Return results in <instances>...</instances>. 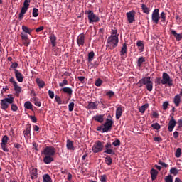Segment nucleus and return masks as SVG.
<instances>
[{"mask_svg":"<svg viewBox=\"0 0 182 182\" xmlns=\"http://www.w3.org/2000/svg\"><path fill=\"white\" fill-rule=\"evenodd\" d=\"M15 98L12 97V95H9L8 97H6L1 100V109L2 110L6 111V109L9 107V105H11V110L13 112H16L18 110V106L14 104Z\"/></svg>","mask_w":182,"mask_h":182,"instance_id":"f257e3e1","label":"nucleus"},{"mask_svg":"<svg viewBox=\"0 0 182 182\" xmlns=\"http://www.w3.org/2000/svg\"><path fill=\"white\" fill-rule=\"evenodd\" d=\"M138 85H139V87L141 86H146L148 92H151L153 90V81H151V77H145L139 80Z\"/></svg>","mask_w":182,"mask_h":182,"instance_id":"f03ea898","label":"nucleus"},{"mask_svg":"<svg viewBox=\"0 0 182 182\" xmlns=\"http://www.w3.org/2000/svg\"><path fill=\"white\" fill-rule=\"evenodd\" d=\"M85 15H87L88 21L90 23H93L99 22L100 18L97 16V15L95 14L93 11L92 10H87L85 11Z\"/></svg>","mask_w":182,"mask_h":182,"instance_id":"7ed1b4c3","label":"nucleus"},{"mask_svg":"<svg viewBox=\"0 0 182 182\" xmlns=\"http://www.w3.org/2000/svg\"><path fill=\"white\" fill-rule=\"evenodd\" d=\"M119 44V37L117 36H110L107 42V48L109 46H113V48H116Z\"/></svg>","mask_w":182,"mask_h":182,"instance_id":"20e7f679","label":"nucleus"},{"mask_svg":"<svg viewBox=\"0 0 182 182\" xmlns=\"http://www.w3.org/2000/svg\"><path fill=\"white\" fill-rule=\"evenodd\" d=\"M103 149H105V146L103 145V142L100 141H97L95 142L94 145L92 147V150L93 153H100V151H103Z\"/></svg>","mask_w":182,"mask_h":182,"instance_id":"39448f33","label":"nucleus"},{"mask_svg":"<svg viewBox=\"0 0 182 182\" xmlns=\"http://www.w3.org/2000/svg\"><path fill=\"white\" fill-rule=\"evenodd\" d=\"M113 120L107 118L105 123L102 125V133H107V132H110L112 130V127L113 126Z\"/></svg>","mask_w":182,"mask_h":182,"instance_id":"423d86ee","label":"nucleus"},{"mask_svg":"<svg viewBox=\"0 0 182 182\" xmlns=\"http://www.w3.org/2000/svg\"><path fill=\"white\" fill-rule=\"evenodd\" d=\"M56 154V149L53 146H46L44 150L42 151V154L44 156H55Z\"/></svg>","mask_w":182,"mask_h":182,"instance_id":"0eeeda50","label":"nucleus"},{"mask_svg":"<svg viewBox=\"0 0 182 182\" xmlns=\"http://www.w3.org/2000/svg\"><path fill=\"white\" fill-rule=\"evenodd\" d=\"M163 85H168V86H173V80L170 78V75L167 73H163L162 74Z\"/></svg>","mask_w":182,"mask_h":182,"instance_id":"6e6552de","label":"nucleus"},{"mask_svg":"<svg viewBox=\"0 0 182 182\" xmlns=\"http://www.w3.org/2000/svg\"><path fill=\"white\" fill-rule=\"evenodd\" d=\"M159 12H160V10L159 9H155L151 15L152 22L156 23V25L159 24V19H160V14Z\"/></svg>","mask_w":182,"mask_h":182,"instance_id":"1a4fd4ad","label":"nucleus"},{"mask_svg":"<svg viewBox=\"0 0 182 182\" xmlns=\"http://www.w3.org/2000/svg\"><path fill=\"white\" fill-rule=\"evenodd\" d=\"M104 153L106 154H112L114 155L116 153L114 152V150H113L112 146V143L107 142L105 146H104Z\"/></svg>","mask_w":182,"mask_h":182,"instance_id":"9d476101","label":"nucleus"},{"mask_svg":"<svg viewBox=\"0 0 182 182\" xmlns=\"http://www.w3.org/2000/svg\"><path fill=\"white\" fill-rule=\"evenodd\" d=\"M171 120L168 124V129L169 132H173L174 127H176V124H177V122L174 119V114H171Z\"/></svg>","mask_w":182,"mask_h":182,"instance_id":"9b49d317","label":"nucleus"},{"mask_svg":"<svg viewBox=\"0 0 182 182\" xmlns=\"http://www.w3.org/2000/svg\"><path fill=\"white\" fill-rule=\"evenodd\" d=\"M126 15H127V18L129 23H133V22L136 21L134 18V16H136V11H129L126 14Z\"/></svg>","mask_w":182,"mask_h":182,"instance_id":"f8f14e48","label":"nucleus"},{"mask_svg":"<svg viewBox=\"0 0 182 182\" xmlns=\"http://www.w3.org/2000/svg\"><path fill=\"white\" fill-rule=\"evenodd\" d=\"M85 36L84 33L80 34L77 38V43L78 46H85Z\"/></svg>","mask_w":182,"mask_h":182,"instance_id":"ddd939ff","label":"nucleus"},{"mask_svg":"<svg viewBox=\"0 0 182 182\" xmlns=\"http://www.w3.org/2000/svg\"><path fill=\"white\" fill-rule=\"evenodd\" d=\"M97 106H99V101H95V102H89L87 109H88V110H96V109H97Z\"/></svg>","mask_w":182,"mask_h":182,"instance_id":"4468645a","label":"nucleus"},{"mask_svg":"<svg viewBox=\"0 0 182 182\" xmlns=\"http://www.w3.org/2000/svg\"><path fill=\"white\" fill-rule=\"evenodd\" d=\"M14 75L16 80L22 83L23 82V75L19 72V70L14 69Z\"/></svg>","mask_w":182,"mask_h":182,"instance_id":"2eb2a0df","label":"nucleus"},{"mask_svg":"<svg viewBox=\"0 0 182 182\" xmlns=\"http://www.w3.org/2000/svg\"><path fill=\"white\" fill-rule=\"evenodd\" d=\"M30 175L31 180H36V178H38V169L36 168H31L30 169Z\"/></svg>","mask_w":182,"mask_h":182,"instance_id":"dca6fc26","label":"nucleus"},{"mask_svg":"<svg viewBox=\"0 0 182 182\" xmlns=\"http://www.w3.org/2000/svg\"><path fill=\"white\" fill-rule=\"evenodd\" d=\"M28 6H23L21 8V12L18 15V19L20 21H22L23 19V16L25 15L26 12H28Z\"/></svg>","mask_w":182,"mask_h":182,"instance_id":"f3484780","label":"nucleus"},{"mask_svg":"<svg viewBox=\"0 0 182 182\" xmlns=\"http://www.w3.org/2000/svg\"><path fill=\"white\" fill-rule=\"evenodd\" d=\"M60 92H63L64 93H66L67 95H68V96H70V97H72V95L73 93V90H72V88L69 87H65L61 88Z\"/></svg>","mask_w":182,"mask_h":182,"instance_id":"a211bd4d","label":"nucleus"},{"mask_svg":"<svg viewBox=\"0 0 182 182\" xmlns=\"http://www.w3.org/2000/svg\"><path fill=\"white\" fill-rule=\"evenodd\" d=\"M171 34L174 36L177 42H179V41H181L182 39V33H177L176 30H171Z\"/></svg>","mask_w":182,"mask_h":182,"instance_id":"6ab92c4d","label":"nucleus"},{"mask_svg":"<svg viewBox=\"0 0 182 182\" xmlns=\"http://www.w3.org/2000/svg\"><path fill=\"white\" fill-rule=\"evenodd\" d=\"M123 114V109L122 107H118L116 109V119L117 120H119L120 117H122V115Z\"/></svg>","mask_w":182,"mask_h":182,"instance_id":"aec40b11","label":"nucleus"},{"mask_svg":"<svg viewBox=\"0 0 182 182\" xmlns=\"http://www.w3.org/2000/svg\"><path fill=\"white\" fill-rule=\"evenodd\" d=\"M66 147L67 150H75V146H73V141H72L70 139L67 140Z\"/></svg>","mask_w":182,"mask_h":182,"instance_id":"412c9836","label":"nucleus"},{"mask_svg":"<svg viewBox=\"0 0 182 182\" xmlns=\"http://www.w3.org/2000/svg\"><path fill=\"white\" fill-rule=\"evenodd\" d=\"M53 161V157L48 155H45V157L43 158V162L46 164H50Z\"/></svg>","mask_w":182,"mask_h":182,"instance_id":"4be33fe9","label":"nucleus"},{"mask_svg":"<svg viewBox=\"0 0 182 182\" xmlns=\"http://www.w3.org/2000/svg\"><path fill=\"white\" fill-rule=\"evenodd\" d=\"M173 103L177 107L180 106V103H181V97H180V95H176L174 97V98H173Z\"/></svg>","mask_w":182,"mask_h":182,"instance_id":"5701e85b","label":"nucleus"},{"mask_svg":"<svg viewBox=\"0 0 182 182\" xmlns=\"http://www.w3.org/2000/svg\"><path fill=\"white\" fill-rule=\"evenodd\" d=\"M159 174V171H157V170L152 168L151 170V178L152 181L156 180V178H157V176Z\"/></svg>","mask_w":182,"mask_h":182,"instance_id":"b1692460","label":"nucleus"},{"mask_svg":"<svg viewBox=\"0 0 182 182\" xmlns=\"http://www.w3.org/2000/svg\"><path fill=\"white\" fill-rule=\"evenodd\" d=\"M31 129H32V126L31 124H28L26 125V130L23 131L24 136H26L27 137L29 136V134H31Z\"/></svg>","mask_w":182,"mask_h":182,"instance_id":"393cba45","label":"nucleus"},{"mask_svg":"<svg viewBox=\"0 0 182 182\" xmlns=\"http://www.w3.org/2000/svg\"><path fill=\"white\" fill-rule=\"evenodd\" d=\"M105 116L100 114V115H95L94 117V120H95V122H98L99 123H103V122H105Z\"/></svg>","mask_w":182,"mask_h":182,"instance_id":"a878e982","label":"nucleus"},{"mask_svg":"<svg viewBox=\"0 0 182 182\" xmlns=\"http://www.w3.org/2000/svg\"><path fill=\"white\" fill-rule=\"evenodd\" d=\"M56 39L57 38L56 36H55V34H51L50 36V40L53 48L56 47Z\"/></svg>","mask_w":182,"mask_h":182,"instance_id":"bb28decb","label":"nucleus"},{"mask_svg":"<svg viewBox=\"0 0 182 182\" xmlns=\"http://www.w3.org/2000/svg\"><path fill=\"white\" fill-rule=\"evenodd\" d=\"M36 82L40 89H43V87H45V81L41 80L40 78H36Z\"/></svg>","mask_w":182,"mask_h":182,"instance_id":"cd10ccee","label":"nucleus"},{"mask_svg":"<svg viewBox=\"0 0 182 182\" xmlns=\"http://www.w3.org/2000/svg\"><path fill=\"white\" fill-rule=\"evenodd\" d=\"M126 53H127V44L124 43L121 48L120 55L121 56H123L126 55Z\"/></svg>","mask_w":182,"mask_h":182,"instance_id":"c85d7f7f","label":"nucleus"},{"mask_svg":"<svg viewBox=\"0 0 182 182\" xmlns=\"http://www.w3.org/2000/svg\"><path fill=\"white\" fill-rule=\"evenodd\" d=\"M136 46H138L139 50L140 52H143L144 50V43H143V41H138L136 43Z\"/></svg>","mask_w":182,"mask_h":182,"instance_id":"c756f323","label":"nucleus"},{"mask_svg":"<svg viewBox=\"0 0 182 182\" xmlns=\"http://www.w3.org/2000/svg\"><path fill=\"white\" fill-rule=\"evenodd\" d=\"M144 62H146V58L144 57H139L137 61V67L141 68Z\"/></svg>","mask_w":182,"mask_h":182,"instance_id":"7c9ffc66","label":"nucleus"},{"mask_svg":"<svg viewBox=\"0 0 182 182\" xmlns=\"http://www.w3.org/2000/svg\"><path fill=\"white\" fill-rule=\"evenodd\" d=\"M24 107L25 109H27L28 110H33V105L30 101H27L24 103Z\"/></svg>","mask_w":182,"mask_h":182,"instance_id":"2f4dec72","label":"nucleus"},{"mask_svg":"<svg viewBox=\"0 0 182 182\" xmlns=\"http://www.w3.org/2000/svg\"><path fill=\"white\" fill-rule=\"evenodd\" d=\"M105 161L107 166H112V163H113V159H112V157L110 156H107L105 157Z\"/></svg>","mask_w":182,"mask_h":182,"instance_id":"473e14b6","label":"nucleus"},{"mask_svg":"<svg viewBox=\"0 0 182 182\" xmlns=\"http://www.w3.org/2000/svg\"><path fill=\"white\" fill-rule=\"evenodd\" d=\"M141 9H142L144 14H146L147 15H149V14H150V9H149V7H147V6H146V4L141 5Z\"/></svg>","mask_w":182,"mask_h":182,"instance_id":"72a5a7b5","label":"nucleus"},{"mask_svg":"<svg viewBox=\"0 0 182 182\" xmlns=\"http://www.w3.org/2000/svg\"><path fill=\"white\" fill-rule=\"evenodd\" d=\"M13 86H14V90H15V92H16V93H21V92H22V87H19V85H18V82L14 83V85Z\"/></svg>","mask_w":182,"mask_h":182,"instance_id":"f704fd0d","label":"nucleus"},{"mask_svg":"<svg viewBox=\"0 0 182 182\" xmlns=\"http://www.w3.org/2000/svg\"><path fill=\"white\" fill-rule=\"evenodd\" d=\"M161 17V22H166V20L167 19V14L164 13V11L161 13L160 15Z\"/></svg>","mask_w":182,"mask_h":182,"instance_id":"c9c22d12","label":"nucleus"},{"mask_svg":"<svg viewBox=\"0 0 182 182\" xmlns=\"http://www.w3.org/2000/svg\"><path fill=\"white\" fill-rule=\"evenodd\" d=\"M22 29L25 33H28V35H31L32 33V30L27 27L26 26H22Z\"/></svg>","mask_w":182,"mask_h":182,"instance_id":"e433bc0d","label":"nucleus"},{"mask_svg":"<svg viewBox=\"0 0 182 182\" xmlns=\"http://www.w3.org/2000/svg\"><path fill=\"white\" fill-rule=\"evenodd\" d=\"M43 182H50L52 180V178L49 176V174H45L43 176Z\"/></svg>","mask_w":182,"mask_h":182,"instance_id":"4c0bfd02","label":"nucleus"},{"mask_svg":"<svg viewBox=\"0 0 182 182\" xmlns=\"http://www.w3.org/2000/svg\"><path fill=\"white\" fill-rule=\"evenodd\" d=\"M149 107V104H145L144 105H142L140 108H139V112L140 113H144V112H146V109H147Z\"/></svg>","mask_w":182,"mask_h":182,"instance_id":"58836bf2","label":"nucleus"},{"mask_svg":"<svg viewBox=\"0 0 182 182\" xmlns=\"http://www.w3.org/2000/svg\"><path fill=\"white\" fill-rule=\"evenodd\" d=\"M95 58V52L91 51L88 53V62H92Z\"/></svg>","mask_w":182,"mask_h":182,"instance_id":"ea45409f","label":"nucleus"},{"mask_svg":"<svg viewBox=\"0 0 182 182\" xmlns=\"http://www.w3.org/2000/svg\"><path fill=\"white\" fill-rule=\"evenodd\" d=\"M8 140H9L8 136L4 135L1 139V143L0 144H8Z\"/></svg>","mask_w":182,"mask_h":182,"instance_id":"a19ab883","label":"nucleus"},{"mask_svg":"<svg viewBox=\"0 0 182 182\" xmlns=\"http://www.w3.org/2000/svg\"><path fill=\"white\" fill-rule=\"evenodd\" d=\"M1 144V147L3 150V151H6V153H8V151H9V149H8V144Z\"/></svg>","mask_w":182,"mask_h":182,"instance_id":"79ce46f5","label":"nucleus"},{"mask_svg":"<svg viewBox=\"0 0 182 182\" xmlns=\"http://www.w3.org/2000/svg\"><path fill=\"white\" fill-rule=\"evenodd\" d=\"M32 15L34 18H37L39 15V10L36 8H33Z\"/></svg>","mask_w":182,"mask_h":182,"instance_id":"37998d69","label":"nucleus"},{"mask_svg":"<svg viewBox=\"0 0 182 182\" xmlns=\"http://www.w3.org/2000/svg\"><path fill=\"white\" fill-rule=\"evenodd\" d=\"M151 127H153L154 130H160L161 127L160 126V124L156 122L151 124Z\"/></svg>","mask_w":182,"mask_h":182,"instance_id":"c03bdc74","label":"nucleus"},{"mask_svg":"<svg viewBox=\"0 0 182 182\" xmlns=\"http://www.w3.org/2000/svg\"><path fill=\"white\" fill-rule=\"evenodd\" d=\"M100 181L101 182H107V175H106V174L101 175L100 176Z\"/></svg>","mask_w":182,"mask_h":182,"instance_id":"a18cd8bd","label":"nucleus"},{"mask_svg":"<svg viewBox=\"0 0 182 182\" xmlns=\"http://www.w3.org/2000/svg\"><path fill=\"white\" fill-rule=\"evenodd\" d=\"M120 144H121V142L119 140V139H115V141L112 142V146H114V147H119Z\"/></svg>","mask_w":182,"mask_h":182,"instance_id":"49530a36","label":"nucleus"},{"mask_svg":"<svg viewBox=\"0 0 182 182\" xmlns=\"http://www.w3.org/2000/svg\"><path fill=\"white\" fill-rule=\"evenodd\" d=\"M171 174H173L174 176H177L178 174V170L176 168H171L170 170Z\"/></svg>","mask_w":182,"mask_h":182,"instance_id":"de8ad7c7","label":"nucleus"},{"mask_svg":"<svg viewBox=\"0 0 182 182\" xmlns=\"http://www.w3.org/2000/svg\"><path fill=\"white\" fill-rule=\"evenodd\" d=\"M73 109H75V102H70L68 105V110H69V112H73Z\"/></svg>","mask_w":182,"mask_h":182,"instance_id":"09e8293b","label":"nucleus"},{"mask_svg":"<svg viewBox=\"0 0 182 182\" xmlns=\"http://www.w3.org/2000/svg\"><path fill=\"white\" fill-rule=\"evenodd\" d=\"M175 156L176 157H177L178 159L181 156V148H178L176 149V151L175 153Z\"/></svg>","mask_w":182,"mask_h":182,"instance_id":"8fccbe9b","label":"nucleus"},{"mask_svg":"<svg viewBox=\"0 0 182 182\" xmlns=\"http://www.w3.org/2000/svg\"><path fill=\"white\" fill-rule=\"evenodd\" d=\"M24 46H29L31 44V40L29 38H26L23 40Z\"/></svg>","mask_w":182,"mask_h":182,"instance_id":"3c124183","label":"nucleus"},{"mask_svg":"<svg viewBox=\"0 0 182 182\" xmlns=\"http://www.w3.org/2000/svg\"><path fill=\"white\" fill-rule=\"evenodd\" d=\"M102 83H103V81L102 80H100V78H98L96 81H95V86H97V87H99L100 86H102Z\"/></svg>","mask_w":182,"mask_h":182,"instance_id":"603ef678","label":"nucleus"},{"mask_svg":"<svg viewBox=\"0 0 182 182\" xmlns=\"http://www.w3.org/2000/svg\"><path fill=\"white\" fill-rule=\"evenodd\" d=\"M68 85V80L64 79L62 82L59 83V86L60 87H63L64 86Z\"/></svg>","mask_w":182,"mask_h":182,"instance_id":"864d4df0","label":"nucleus"},{"mask_svg":"<svg viewBox=\"0 0 182 182\" xmlns=\"http://www.w3.org/2000/svg\"><path fill=\"white\" fill-rule=\"evenodd\" d=\"M111 36H117L119 38V34L117 33V29H112L111 31Z\"/></svg>","mask_w":182,"mask_h":182,"instance_id":"5fc2aeb1","label":"nucleus"},{"mask_svg":"<svg viewBox=\"0 0 182 182\" xmlns=\"http://www.w3.org/2000/svg\"><path fill=\"white\" fill-rule=\"evenodd\" d=\"M165 181L166 182H173V176H171V175H168V176H166Z\"/></svg>","mask_w":182,"mask_h":182,"instance_id":"6e6d98bb","label":"nucleus"},{"mask_svg":"<svg viewBox=\"0 0 182 182\" xmlns=\"http://www.w3.org/2000/svg\"><path fill=\"white\" fill-rule=\"evenodd\" d=\"M155 83H157L158 85H163V79H161V77H156Z\"/></svg>","mask_w":182,"mask_h":182,"instance_id":"4d7b16f0","label":"nucleus"},{"mask_svg":"<svg viewBox=\"0 0 182 182\" xmlns=\"http://www.w3.org/2000/svg\"><path fill=\"white\" fill-rule=\"evenodd\" d=\"M48 96L50 99H53L55 97V92L52 90H48Z\"/></svg>","mask_w":182,"mask_h":182,"instance_id":"13d9d810","label":"nucleus"},{"mask_svg":"<svg viewBox=\"0 0 182 182\" xmlns=\"http://www.w3.org/2000/svg\"><path fill=\"white\" fill-rule=\"evenodd\" d=\"M106 96H108L109 97H113V96H114V92L109 91L106 93Z\"/></svg>","mask_w":182,"mask_h":182,"instance_id":"bf43d9fd","label":"nucleus"},{"mask_svg":"<svg viewBox=\"0 0 182 182\" xmlns=\"http://www.w3.org/2000/svg\"><path fill=\"white\" fill-rule=\"evenodd\" d=\"M55 101L58 105H62V99H60V97L55 96Z\"/></svg>","mask_w":182,"mask_h":182,"instance_id":"052dcab7","label":"nucleus"},{"mask_svg":"<svg viewBox=\"0 0 182 182\" xmlns=\"http://www.w3.org/2000/svg\"><path fill=\"white\" fill-rule=\"evenodd\" d=\"M154 141H157V143H160V141H163V139L160 136H155L154 138Z\"/></svg>","mask_w":182,"mask_h":182,"instance_id":"680f3d73","label":"nucleus"},{"mask_svg":"<svg viewBox=\"0 0 182 182\" xmlns=\"http://www.w3.org/2000/svg\"><path fill=\"white\" fill-rule=\"evenodd\" d=\"M168 107V102L166 101L163 103V109L167 110V107Z\"/></svg>","mask_w":182,"mask_h":182,"instance_id":"e2e57ef3","label":"nucleus"},{"mask_svg":"<svg viewBox=\"0 0 182 182\" xmlns=\"http://www.w3.org/2000/svg\"><path fill=\"white\" fill-rule=\"evenodd\" d=\"M29 117L33 123H36L38 122V119H36V117L31 115Z\"/></svg>","mask_w":182,"mask_h":182,"instance_id":"0e129e2a","label":"nucleus"},{"mask_svg":"<svg viewBox=\"0 0 182 182\" xmlns=\"http://www.w3.org/2000/svg\"><path fill=\"white\" fill-rule=\"evenodd\" d=\"M21 36L22 40L28 39V34H26L25 33H21Z\"/></svg>","mask_w":182,"mask_h":182,"instance_id":"69168bd1","label":"nucleus"},{"mask_svg":"<svg viewBox=\"0 0 182 182\" xmlns=\"http://www.w3.org/2000/svg\"><path fill=\"white\" fill-rule=\"evenodd\" d=\"M29 4H31V0H24L23 6L29 7Z\"/></svg>","mask_w":182,"mask_h":182,"instance_id":"338daca9","label":"nucleus"},{"mask_svg":"<svg viewBox=\"0 0 182 182\" xmlns=\"http://www.w3.org/2000/svg\"><path fill=\"white\" fill-rule=\"evenodd\" d=\"M58 50H59V48H56V47H54V48H53V53H54V55H55V56H57Z\"/></svg>","mask_w":182,"mask_h":182,"instance_id":"774afa93","label":"nucleus"}]
</instances>
